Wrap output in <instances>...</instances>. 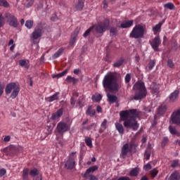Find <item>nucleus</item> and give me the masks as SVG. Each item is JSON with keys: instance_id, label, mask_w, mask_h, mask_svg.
I'll return each mask as SVG.
<instances>
[{"instance_id": "obj_1", "label": "nucleus", "mask_w": 180, "mask_h": 180, "mask_svg": "<svg viewBox=\"0 0 180 180\" xmlns=\"http://www.w3.org/2000/svg\"><path fill=\"white\" fill-rule=\"evenodd\" d=\"M140 112L136 109H131L129 110H122L120 112V120L124 122L123 125L125 129H131L134 131L139 130L140 124L136 120L139 117Z\"/></svg>"}, {"instance_id": "obj_2", "label": "nucleus", "mask_w": 180, "mask_h": 180, "mask_svg": "<svg viewBox=\"0 0 180 180\" xmlns=\"http://www.w3.org/2000/svg\"><path fill=\"white\" fill-rule=\"evenodd\" d=\"M103 86L108 91H119L121 88L120 84L117 83V76L114 74L106 75L103 79Z\"/></svg>"}, {"instance_id": "obj_3", "label": "nucleus", "mask_w": 180, "mask_h": 180, "mask_svg": "<svg viewBox=\"0 0 180 180\" xmlns=\"http://www.w3.org/2000/svg\"><path fill=\"white\" fill-rule=\"evenodd\" d=\"M134 91V101H141L147 96V89L143 82H137L133 86Z\"/></svg>"}, {"instance_id": "obj_4", "label": "nucleus", "mask_w": 180, "mask_h": 180, "mask_svg": "<svg viewBox=\"0 0 180 180\" xmlns=\"http://www.w3.org/2000/svg\"><path fill=\"white\" fill-rule=\"evenodd\" d=\"M110 24V21L109 19L105 18L104 21H102L101 22H98V24L93 25L90 28H89L83 34L84 37H88L89 36V34L94 29H95L96 32L97 33H105L106 30H108L109 27V25Z\"/></svg>"}, {"instance_id": "obj_5", "label": "nucleus", "mask_w": 180, "mask_h": 180, "mask_svg": "<svg viewBox=\"0 0 180 180\" xmlns=\"http://www.w3.org/2000/svg\"><path fill=\"white\" fill-rule=\"evenodd\" d=\"M146 34V27L138 24L134 26L129 34V37L132 39H141Z\"/></svg>"}, {"instance_id": "obj_6", "label": "nucleus", "mask_w": 180, "mask_h": 180, "mask_svg": "<svg viewBox=\"0 0 180 180\" xmlns=\"http://www.w3.org/2000/svg\"><path fill=\"white\" fill-rule=\"evenodd\" d=\"M11 92H12L11 94V98L12 99H15L16 98V96L19 95V92H20V87H19V85L15 82L8 84L6 86V94L9 95Z\"/></svg>"}, {"instance_id": "obj_7", "label": "nucleus", "mask_w": 180, "mask_h": 180, "mask_svg": "<svg viewBox=\"0 0 180 180\" xmlns=\"http://www.w3.org/2000/svg\"><path fill=\"white\" fill-rule=\"evenodd\" d=\"M70 129H71V124L64 121H60L57 124L56 133H58V134H60V136H62L63 137L64 133H67Z\"/></svg>"}, {"instance_id": "obj_8", "label": "nucleus", "mask_w": 180, "mask_h": 180, "mask_svg": "<svg viewBox=\"0 0 180 180\" xmlns=\"http://www.w3.org/2000/svg\"><path fill=\"white\" fill-rule=\"evenodd\" d=\"M4 18L6 19L7 23L11 27H18L19 26V21H18V18H16L13 14L11 13H5Z\"/></svg>"}, {"instance_id": "obj_9", "label": "nucleus", "mask_w": 180, "mask_h": 180, "mask_svg": "<svg viewBox=\"0 0 180 180\" xmlns=\"http://www.w3.org/2000/svg\"><path fill=\"white\" fill-rule=\"evenodd\" d=\"M133 148H136L135 143H131L130 144H124L121 150L122 155H123V157H126V155H127V153H129V151H132Z\"/></svg>"}, {"instance_id": "obj_10", "label": "nucleus", "mask_w": 180, "mask_h": 180, "mask_svg": "<svg viewBox=\"0 0 180 180\" xmlns=\"http://www.w3.org/2000/svg\"><path fill=\"white\" fill-rule=\"evenodd\" d=\"M170 120L173 124H180V109L173 112Z\"/></svg>"}, {"instance_id": "obj_11", "label": "nucleus", "mask_w": 180, "mask_h": 180, "mask_svg": "<svg viewBox=\"0 0 180 180\" xmlns=\"http://www.w3.org/2000/svg\"><path fill=\"white\" fill-rule=\"evenodd\" d=\"M150 44L154 51H158V47L161 44L160 36H156L152 41H150Z\"/></svg>"}, {"instance_id": "obj_12", "label": "nucleus", "mask_w": 180, "mask_h": 180, "mask_svg": "<svg viewBox=\"0 0 180 180\" xmlns=\"http://www.w3.org/2000/svg\"><path fill=\"white\" fill-rule=\"evenodd\" d=\"M65 166L67 169H74V167H75V160H74V158L70 157L66 161Z\"/></svg>"}, {"instance_id": "obj_13", "label": "nucleus", "mask_w": 180, "mask_h": 180, "mask_svg": "<svg viewBox=\"0 0 180 180\" xmlns=\"http://www.w3.org/2000/svg\"><path fill=\"white\" fill-rule=\"evenodd\" d=\"M78 33H79V28L77 27L71 35L70 46H74L75 41H77Z\"/></svg>"}, {"instance_id": "obj_14", "label": "nucleus", "mask_w": 180, "mask_h": 180, "mask_svg": "<svg viewBox=\"0 0 180 180\" xmlns=\"http://www.w3.org/2000/svg\"><path fill=\"white\" fill-rule=\"evenodd\" d=\"M179 98V90H175L169 96V102L174 103Z\"/></svg>"}, {"instance_id": "obj_15", "label": "nucleus", "mask_w": 180, "mask_h": 180, "mask_svg": "<svg viewBox=\"0 0 180 180\" xmlns=\"http://www.w3.org/2000/svg\"><path fill=\"white\" fill-rule=\"evenodd\" d=\"M63 112H64V110H63V108L58 110L56 112L52 114L51 119L52 120H58V119H60V117H61V116H63Z\"/></svg>"}, {"instance_id": "obj_16", "label": "nucleus", "mask_w": 180, "mask_h": 180, "mask_svg": "<svg viewBox=\"0 0 180 180\" xmlns=\"http://www.w3.org/2000/svg\"><path fill=\"white\" fill-rule=\"evenodd\" d=\"M60 98V92L57 91L53 95L50 96L49 97H47L45 98L46 102H54V101H58Z\"/></svg>"}, {"instance_id": "obj_17", "label": "nucleus", "mask_w": 180, "mask_h": 180, "mask_svg": "<svg viewBox=\"0 0 180 180\" xmlns=\"http://www.w3.org/2000/svg\"><path fill=\"white\" fill-rule=\"evenodd\" d=\"M133 25V20H124L123 21L120 26L117 25V27H121L122 29H128L129 27H131V25Z\"/></svg>"}, {"instance_id": "obj_18", "label": "nucleus", "mask_w": 180, "mask_h": 180, "mask_svg": "<svg viewBox=\"0 0 180 180\" xmlns=\"http://www.w3.org/2000/svg\"><path fill=\"white\" fill-rule=\"evenodd\" d=\"M97 169H98V166H96V165L90 167L89 169H86L85 174H83V178L86 179V178H88V175H89V174H91L92 172H95V171H96Z\"/></svg>"}, {"instance_id": "obj_19", "label": "nucleus", "mask_w": 180, "mask_h": 180, "mask_svg": "<svg viewBox=\"0 0 180 180\" xmlns=\"http://www.w3.org/2000/svg\"><path fill=\"white\" fill-rule=\"evenodd\" d=\"M86 115L87 116H90V117H94V116L96 115V110L94 109V107H92V105H89L86 111Z\"/></svg>"}, {"instance_id": "obj_20", "label": "nucleus", "mask_w": 180, "mask_h": 180, "mask_svg": "<svg viewBox=\"0 0 180 180\" xmlns=\"http://www.w3.org/2000/svg\"><path fill=\"white\" fill-rule=\"evenodd\" d=\"M39 37H41V29L37 28L32 32V39L37 40Z\"/></svg>"}, {"instance_id": "obj_21", "label": "nucleus", "mask_w": 180, "mask_h": 180, "mask_svg": "<svg viewBox=\"0 0 180 180\" xmlns=\"http://www.w3.org/2000/svg\"><path fill=\"white\" fill-rule=\"evenodd\" d=\"M115 126L116 130H117L120 134H124V127H123V124L119 122H115Z\"/></svg>"}, {"instance_id": "obj_22", "label": "nucleus", "mask_w": 180, "mask_h": 180, "mask_svg": "<svg viewBox=\"0 0 180 180\" xmlns=\"http://www.w3.org/2000/svg\"><path fill=\"white\" fill-rule=\"evenodd\" d=\"M124 63V58H120L119 60H117L113 63L112 67L114 68H120V67H122V65H123Z\"/></svg>"}, {"instance_id": "obj_23", "label": "nucleus", "mask_w": 180, "mask_h": 180, "mask_svg": "<svg viewBox=\"0 0 180 180\" xmlns=\"http://www.w3.org/2000/svg\"><path fill=\"white\" fill-rule=\"evenodd\" d=\"M165 112H167V105H161L158 108V115H160V116H162V115H165Z\"/></svg>"}, {"instance_id": "obj_24", "label": "nucleus", "mask_w": 180, "mask_h": 180, "mask_svg": "<svg viewBox=\"0 0 180 180\" xmlns=\"http://www.w3.org/2000/svg\"><path fill=\"white\" fill-rule=\"evenodd\" d=\"M70 67H68L67 69H65L63 72L57 74V75H53L52 76L53 78H61V77H64V75H67L68 74V72L70 71Z\"/></svg>"}, {"instance_id": "obj_25", "label": "nucleus", "mask_w": 180, "mask_h": 180, "mask_svg": "<svg viewBox=\"0 0 180 180\" xmlns=\"http://www.w3.org/2000/svg\"><path fill=\"white\" fill-rule=\"evenodd\" d=\"M139 174H140V169L134 167L129 172V176H138Z\"/></svg>"}, {"instance_id": "obj_26", "label": "nucleus", "mask_w": 180, "mask_h": 180, "mask_svg": "<svg viewBox=\"0 0 180 180\" xmlns=\"http://www.w3.org/2000/svg\"><path fill=\"white\" fill-rule=\"evenodd\" d=\"M107 98H108V102H110V103H115V102H116V101H117V96H116L113 94H110L109 93L107 94Z\"/></svg>"}, {"instance_id": "obj_27", "label": "nucleus", "mask_w": 180, "mask_h": 180, "mask_svg": "<svg viewBox=\"0 0 180 180\" xmlns=\"http://www.w3.org/2000/svg\"><path fill=\"white\" fill-rule=\"evenodd\" d=\"M118 33H119V30H117V27H111L110 28V36L116 37Z\"/></svg>"}, {"instance_id": "obj_28", "label": "nucleus", "mask_w": 180, "mask_h": 180, "mask_svg": "<svg viewBox=\"0 0 180 180\" xmlns=\"http://www.w3.org/2000/svg\"><path fill=\"white\" fill-rule=\"evenodd\" d=\"M169 180H180V174L177 171H175L173 172L169 178Z\"/></svg>"}, {"instance_id": "obj_29", "label": "nucleus", "mask_w": 180, "mask_h": 180, "mask_svg": "<svg viewBox=\"0 0 180 180\" xmlns=\"http://www.w3.org/2000/svg\"><path fill=\"white\" fill-rule=\"evenodd\" d=\"M7 151L8 154H11V155H15L18 151V148H16V146H11L7 148Z\"/></svg>"}, {"instance_id": "obj_30", "label": "nucleus", "mask_w": 180, "mask_h": 180, "mask_svg": "<svg viewBox=\"0 0 180 180\" xmlns=\"http://www.w3.org/2000/svg\"><path fill=\"white\" fill-rule=\"evenodd\" d=\"M19 64L21 67H24V68H26L27 70H29L30 67V65H29V60H20Z\"/></svg>"}, {"instance_id": "obj_31", "label": "nucleus", "mask_w": 180, "mask_h": 180, "mask_svg": "<svg viewBox=\"0 0 180 180\" xmlns=\"http://www.w3.org/2000/svg\"><path fill=\"white\" fill-rule=\"evenodd\" d=\"M75 8L77 11H82V9H84V0H78Z\"/></svg>"}, {"instance_id": "obj_32", "label": "nucleus", "mask_w": 180, "mask_h": 180, "mask_svg": "<svg viewBox=\"0 0 180 180\" xmlns=\"http://www.w3.org/2000/svg\"><path fill=\"white\" fill-rule=\"evenodd\" d=\"M64 48H60L57 52H56L53 56H52V58H58V57H60V56H61V54H63V53H64Z\"/></svg>"}, {"instance_id": "obj_33", "label": "nucleus", "mask_w": 180, "mask_h": 180, "mask_svg": "<svg viewBox=\"0 0 180 180\" xmlns=\"http://www.w3.org/2000/svg\"><path fill=\"white\" fill-rule=\"evenodd\" d=\"M30 175L32 177L38 176L39 175H40V171H39V169L36 168H34L30 170Z\"/></svg>"}, {"instance_id": "obj_34", "label": "nucleus", "mask_w": 180, "mask_h": 180, "mask_svg": "<svg viewBox=\"0 0 180 180\" xmlns=\"http://www.w3.org/2000/svg\"><path fill=\"white\" fill-rule=\"evenodd\" d=\"M161 26H162V22H159L158 25L153 27L154 34H157V33H158V32L161 30Z\"/></svg>"}, {"instance_id": "obj_35", "label": "nucleus", "mask_w": 180, "mask_h": 180, "mask_svg": "<svg viewBox=\"0 0 180 180\" xmlns=\"http://www.w3.org/2000/svg\"><path fill=\"white\" fill-rule=\"evenodd\" d=\"M6 23V18L2 13L0 14V28L4 27Z\"/></svg>"}, {"instance_id": "obj_36", "label": "nucleus", "mask_w": 180, "mask_h": 180, "mask_svg": "<svg viewBox=\"0 0 180 180\" xmlns=\"http://www.w3.org/2000/svg\"><path fill=\"white\" fill-rule=\"evenodd\" d=\"M65 81L66 82H72V84H77L78 82V79L71 76H68Z\"/></svg>"}, {"instance_id": "obj_37", "label": "nucleus", "mask_w": 180, "mask_h": 180, "mask_svg": "<svg viewBox=\"0 0 180 180\" xmlns=\"http://www.w3.org/2000/svg\"><path fill=\"white\" fill-rule=\"evenodd\" d=\"M164 8L165 9H169L170 11H174L175 9V5H174L171 2H169L164 5Z\"/></svg>"}, {"instance_id": "obj_38", "label": "nucleus", "mask_w": 180, "mask_h": 180, "mask_svg": "<svg viewBox=\"0 0 180 180\" xmlns=\"http://www.w3.org/2000/svg\"><path fill=\"white\" fill-rule=\"evenodd\" d=\"M92 101H94V102H101V101H102V95L101 94H98L97 96H92L91 97Z\"/></svg>"}, {"instance_id": "obj_39", "label": "nucleus", "mask_w": 180, "mask_h": 180, "mask_svg": "<svg viewBox=\"0 0 180 180\" xmlns=\"http://www.w3.org/2000/svg\"><path fill=\"white\" fill-rule=\"evenodd\" d=\"M84 141L86 144V146L88 147H89L90 148H92L93 147V145H92V139L89 137H86L85 139H84Z\"/></svg>"}, {"instance_id": "obj_40", "label": "nucleus", "mask_w": 180, "mask_h": 180, "mask_svg": "<svg viewBox=\"0 0 180 180\" xmlns=\"http://www.w3.org/2000/svg\"><path fill=\"white\" fill-rule=\"evenodd\" d=\"M157 175H158V169H157V168H155L150 171L151 178L154 179Z\"/></svg>"}, {"instance_id": "obj_41", "label": "nucleus", "mask_w": 180, "mask_h": 180, "mask_svg": "<svg viewBox=\"0 0 180 180\" xmlns=\"http://www.w3.org/2000/svg\"><path fill=\"white\" fill-rule=\"evenodd\" d=\"M155 66V60H151L148 65V70L150 71H151V70H153V68H154V67Z\"/></svg>"}, {"instance_id": "obj_42", "label": "nucleus", "mask_w": 180, "mask_h": 180, "mask_svg": "<svg viewBox=\"0 0 180 180\" xmlns=\"http://www.w3.org/2000/svg\"><path fill=\"white\" fill-rule=\"evenodd\" d=\"M152 94H159L160 93V87L158 86H154L151 89Z\"/></svg>"}, {"instance_id": "obj_43", "label": "nucleus", "mask_w": 180, "mask_h": 180, "mask_svg": "<svg viewBox=\"0 0 180 180\" xmlns=\"http://www.w3.org/2000/svg\"><path fill=\"white\" fill-rule=\"evenodd\" d=\"M0 6H4V8H8L9 6V3L6 0H0Z\"/></svg>"}, {"instance_id": "obj_44", "label": "nucleus", "mask_w": 180, "mask_h": 180, "mask_svg": "<svg viewBox=\"0 0 180 180\" xmlns=\"http://www.w3.org/2000/svg\"><path fill=\"white\" fill-rule=\"evenodd\" d=\"M25 26L27 29H32L33 27V20H27L25 22Z\"/></svg>"}, {"instance_id": "obj_45", "label": "nucleus", "mask_w": 180, "mask_h": 180, "mask_svg": "<svg viewBox=\"0 0 180 180\" xmlns=\"http://www.w3.org/2000/svg\"><path fill=\"white\" fill-rule=\"evenodd\" d=\"M169 139L168 137H164L162 141V148H164V147H165L167 146V144L168 143Z\"/></svg>"}, {"instance_id": "obj_46", "label": "nucleus", "mask_w": 180, "mask_h": 180, "mask_svg": "<svg viewBox=\"0 0 180 180\" xmlns=\"http://www.w3.org/2000/svg\"><path fill=\"white\" fill-rule=\"evenodd\" d=\"M167 66L169 68H174L175 67V64H174V62L171 59L167 60Z\"/></svg>"}, {"instance_id": "obj_47", "label": "nucleus", "mask_w": 180, "mask_h": 180, "mask_svg": "<svg viewBox=\"0 0 180 180\" xmlns=\"http://www.w3.org/2000/svg\"><path fill=\"white\" fill-rule=\"evenodd\" d=\"M169 130L171 134H174V135H176L178 131H176V129L172 127V126L169 127Z\"/></svg>"}, {"instance_id": "obj_48", "label": "nucleus", "mask_w": 180, "mask_h": 180, "mask_svg": "<svg viewBox=\"0 0 180 180\" xmlns=\"http://www.w3.org/2000/svg\"><path fill=\"white\" fill-rule=\"evenodd\" d=\"M150 157H151V150H146L145 151L146 160H150Z\"/></svg>"}, {"instance_id": "obj_49", "label": "nucleus", "mask_w": 180, "mask_h": 180, "mask_svg": "<svg viewBox=\"0 0 180 180\" xmlns=\"http://www.w3.org/2000/svg\"><path fill=\"white\" fill-rule=\"evenodd\" d=\"M131 81V75L130 74H127L125 76V82L126 84H129Z\"/></svg>"}, {"instance_id": "obj_50", "label": "nucleus", "mask_w": 180, "mask_h": 180, "mask_svg": "<svg viewBox=\"0 0 180 180\" xmlns=\"http://www.w3.org/2000/svg\"><path fill=\"white\" fill-rule=\"evenodd\" d=\"M106 124H108V120L105 119L101 123V129L106 130Z\"/></svg>"}, {"instance_id": "obj_51", "label": "nucleus", "mask_w": 180, "mask_h": 180, "mask_svg": "<svg viewBox=\"0 0 180 180\" xmlns=\"http://www.w3.org/2000/svg\"><path fill=\"white\" fill-rule=\"evenodd\" d=\"M151 168H152V167L150 163H148L143 166V169L145 171H150V169H151Z\"/></svg>"}, {"instance_id": "obj_52", "label": "nucleus", "mask_w": 180, "mask_h": 180, "mask_svg": "<svg viewBox=\"0 0 180 180\" xmlns=\"http://www.w3.org/2000/svg\"><path fill=\"white\" fill-rule=\"evenodd\" d=\"M178 164H179V160H175L172 162L171 167H172V168H175V167L178 166Z\"/></svg>"}, {"instance_id": "obj_53", "label": "nucleus", "mask_w": 180, "mask_h": 180, "mask_svg": "<svg viewBox=\"0 0 180 180\" xmlns=\"http://www.w3.org/2000/svg\"><path fill=\"white\" fill-rule=\"evenodd\" d=\"M108 1H110V2H113L115 1V0H103V8L104 9H106V8H108Z\"/></svg>"}, {"instance_id": "obj_54", "label": "nucleus", "mask_w": 180, "mask_h": 180, "mask_svg": "<svg viewBox=\"0 0 180 180\" xmlns=\"http://www.w3.org/2000/svg\"><path fill=\"white\" fill-rule=\"evenodd\" d=\"M6 174V169H0V178H2L4 175Z\"/></svg>"}, {"instance_id": "obj_55", "label": "nucleus", "mask_w": 180, "mask_h": 180, "mask_svg": "<svg viewBox=\"0 0 180 180\" xmlns=\"http://www.w3.org/2000/svg\"><path fill=\"white\" fill-rule=\"evenodd\" d=\"M33 4H34V0H30L27 4V8H30L31 6H33Z\"/></svg>"}, {"instance_id": "obj_56", "label": "nucleus", "mask_w": 180, "mask_h": 180, "mask_svg": "<svg viewBox=\"0 0 180 180\" xmlns=\"http://www.w3.org/2000/svg\"><path fill=\"white\" fill-rule=\"evenodd\" d=\"M22 175H27L29 176V169L25 168L22 171Z\"/></svg>"}, {"instance_id": "obj_57", "label": "nucleus", "mask_w": 180, "mask_h": 180, "mask_svg": "<svg viewBox=\"0 0 180 180\" xmlns=\"http://www.w3.org/2000/svg\"><path fill=\"white\" fill-rule=\"evenodd\" d=\"M96 112L97 113H102V107L101 105L96 106Z\"/></svg>"}, {"instance_id": "obj_58", "label": "nucleus", "mask_w": 180, "mask_h": 180, "mask_svg": "<svg viewBox=\"0 0 180 180\" xmlns=\"http://www.w3.org/2000/svg\"><path fill=\"white\" fill-rule=\"evenodd\" d=\"M4 141H5L6 143H8V141H11V136H6L4 139Z\"/></svg>"}, {"instance_id": "obj_59", "label": "nucleus", "mask_w": 180, "mask_h": 180, "mask_svg": "<svg viewBox=\"0 0 180 180\" xmlns=\"http://www.w3.org/2000/svg\"><path fill=\"white\" fill-rule=\"evenodd\" d=\"M79 72H81V70L80 69H75L73 70V73L75 74V75H78V74H79Z\"/></svg>"}, {"instance_id": "obj_60", "label": "nucleus", "mask_w": 180, "mask_h": 180, "mask_svg": "<svg viewBox=\"0 0 180 180\" xmlns=\"http://www.w3.org/2000/svg\"><path fill=\"white\" fill-rule=\"evenodd\" d=\"M58 19V18H57L56 15H54L53 16L51 17V20H53V22H56V20H57Z\"/></svg>"}, {"instance_id": "obj_61", "label": "nucleus", "mask_w": 180, "mask_h": 180, "mask_svg": "<svg viewBox=\"0 0 180 180\" xmlns=\"http://www.w3.org/2000/svg\"><path fill=\"white\" fill-rule=\"evenodd\" d=\"M3 94H4V87H2V85L0 84V96H2Z\"/></svg>"}, {"instance_id": "obj_62", "label": "nucleus", "mask_w": 180, "mask_h": 180, "mask_svg": "<svg viewBox=\"0 0 180 180\" xmlns=\"http://www.w3.org/2000/svg\"><path fill=\"white\" fill-rule=\"evenodd\" d=\"M89 176V180H96V176L91 174Z\"/></svg>"}, {"instance_id": "obj_63", "label": "nucleus", "mask_w": 180, "mask_h": 180, "mask_svg": "<svg viewBox=\"0 0 180 180\" xmlns=\"http://www.w3.org/2000/svg\"><path fill=\"white\" fill-rule=\"evenodd\" d=\"M70 103L71 105H72L74 106V105H75V99L72 97L71 100H70Z\"/></svg>"}, {"instance_id": "obj_64", "label": "nucleus", "mask_w": 180, "mask_h": 180, "mask_svg": "<svg viewBox=\"0 0 180 180\" xmlns=\"http://www.w3.org/2000/svg\"><path fill=\"white\" fill-rule=\"evenodd\" d=\"M22 180H29V176L22 174Z\"/></svg>"}]
</instances>
